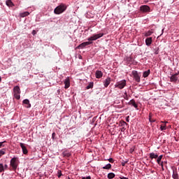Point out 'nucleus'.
<instances>
[{
	"label": "nucleus",
	"mask_w": 179,
	"mask_h": 179,
	"mask_svg": "<svg viewBox=\"0 0 179 179\" xmlns=\"http://www.w3.org/2000/svg\"><path fill=\"white\" fill-rule=\"evenodd\" d=\"M4 171V167L3 164H0V173Z\"/></svg>",
	"instance_id": "2f4dec72"
},
{
	"label": "nucleus",
	"mask_w": 179,
	"mask_h": 179,
	"mask_svg": "<svg viewBox=\"0 0 179 179\" xmlns=\"http://www.w3.org/2000/svg\"><path fill=\"white\" fill-rule=\"evenodd\" d=\"M127 163V161L122 162V166H125L126 164Z\"/></svg>",
	"instance_id": "58836bf2"
},
{
	"label": "nucleus",
	"mask_w": 179,
	"mask_h": 179,
	"mask_svg": "<svg viewBox=\"0 0 179 179\" xmlns=\"http://www.w3.org/2000/svg\"><path fill=\"white\" fill-rule=\"evenodd\" d=\"M123 130H124V127H122V131Z\"/></svg>",
	"instance_id": "de8ad7c7"
},
{
	"label": "nucleus",
	"mask_w": 179,
	"mask_h": 179,
	"mask_svg": "<svg viewBox=\"0 0 179 179\" xmlns=\"http://www.w3.org/2000/svg\"><path fill=\"white\" fill-rule=\"evenodd\" d=\"M55 136H56V134L55 132L53 134H52V138L55 139Z\"/></svg>",
	"instance_id": "ea45409f"
},
{
	"label": "nucleus",
	"mask_w": 179,
	"mask_h": 179,
	"mask_svg": "<svg viewBox=\"0 0 179 179\" xmlns=\"http://www.w3.org/2000/svg\"><path fill=\"white\" fill-rule=\"evenodd\" d=\"M10 166L12 167V170L13 171H16L18 167V158L13 157L10 160Z\"/></svg>",
	"instance_id": "f03ea898"
},
{
	"label": "nucleus",
	"mask_w": 179,
	"mask_h": 179,
	"mask_svg": "<svg viewBox=\"0 0 179 179\" xmlns=\"http://www.w3.org/2000/svg\"><path fill=\"white\" fill-rule=\"evenodd\" d=\"M103 34L100 33L98 34L93 35L92 36H90L87 40L88 41H96L98 38H101V37H103Z\"/></svg>",
	"instance_id": "20e7f679"
},
{
	"label": "nucleus",
	"mask_w": 179,
	"mask_h": 179,
	"mask_svg": "<svg viewBox=\"0 0 179 179\" xmlns=\"http://www.w3.org/2000/svg\"><path fill=\"white\" fill-rule=\"evenodd\" d=\"M93 86H94L93 83H90L89 85L86 86V90L92 89Z\"/></svg>",
	"instance_id": "c756f323"
},
{
	"label": "nucleus",
	"mask_w": 179,
	"mask_h": 179,
	"mask_svg": "<svg viewBox=\"0 0 179 179\" xmlns=\"http://www.w3.org/2000/svg\"><path fill=\"white\" fill-rule=\"evenodd\" d=\"M62 176V171H57V177L60 178Z\"/></svg>",
	"instance_id": "f704fd0d"
},
{
	"label": "nucleus",
	"mask_w": 179,
	"mask_h": 179,
	"mask_svg": "<svg viewBox=\"0 0 179 179\" xmlns=\"http://www.w3.org/2000/svg\"><path fill=\"white\" fill-rule=\"evenodd\" d=\"M128 104L132 106L133 107H134V108H138V105L134 99L130 100Z\"/></svg>",
	"instance_id": "f8f14e48"
},
{
	"label": "nucleus",
	"mask_w": 179,
	"mask_h": 179,
	"mask_svg": "<svg viewBox=\"0 0 179 179\" xmlns=\"http://www.w3.org/2000/svg\"><path fill=\"white\" fill-rule=\"evenodd\" d=\"M159 165L162 166V171H164V162H162Z\"/></svg>",
	"instance_id": "e433bc0d"
},
{
	"label": "nucleus",
	"mask_w": 179,
	"mask_h": 179,
	"mask_svg": "<svg viewBox=\"0 0 179 179\" xmlns=\"http://www.w3.org/2000/svg\"><path fill=\"white\" fill-rule=\"evenodd\" d=\"M111 167H112L111 164H107L106 166L103 167V169L110 170Z\"/></svg>",
	"instance_id": "5701e85b"
},
{
	"label": "nucleus",
	"mask_w": 179,
	"mask_h": 179,
	"mask_svg": "<svg viewBox=\"0 0 179 179\" xmlns=\"http://www.w3.org/2000/svg\"><path fill=\"white\" fill-rule=\"evenodd\" d=\"M103 76V73L101 72V71H96L95 72V77L97 79H100Z\"/></svg>",
	"instance_id": "9b49d317"
},
{
	"label": "nucleus",
	"mask_w": 179,
	"mask_h": 179,
	"mask_svg": "<svg viewBox=\"0 0 179 179\" xmlns=\"http://www.w3.org/2000/svg\"><path fill=\"white\" fill-rule=\"evenodd\" d=\"M139 10L142 13H147L150 12V8L148 6L144 5L139 7Z\"/></svg>",
	"instance_id": "7ed1b4c3"
},
{
	"label": "nucleus",
	"mask_w": 179,
	"mask_h": 179,
	"mask_svg": "<svg viewBox=\"0 0 179 179\" xmlns=\"http://www.w3.org/2000/svg\"><path fill=\"white\" fill-rule=\"evenodd\" d=\"M154 120V119H152V118H151V120Z\"/></svg>",
	"instance_id": "8fccbe9b"
},
{
	"label": "nucleus",
	"mask_w": 179,
	"mask_h": 179,
	"mask_svg": "<svg viewBox=\"0 0 179 179\" xmlns=\"http://www.w3.org/2000/svg\"><path fill=\"white\" fill-rule=\"evenodd\" d=\"M20 147L22 148L23 155H28V150L27 148L25 146V144L20 143Z\"/></svg>",
	"instance_id": "6e6552de"
},
{
	"label": "nucleus",
	"mask_w": 179,
	"mask_h": 179,
	"mask_svg": "<svg viewBox=\"0 0 179 179\" xmlns=\"http://www.w3.org/2000/svg\"><path fill=\"white\" fill-rule=\"evenodd\" d=\"M132 76H134V79L137 82L140 83L141 82V77L138 72L136 71H132Z\"/></svg>",
	"instance_id": "423d86ee"
},
{
	"label": "nucleus",
	"mask_w": 179,
	"mask_h": 179,
	"mask_svg": "<svg viewBox=\"0 0 179 179\" xmlns=\"http://www.w3.org/2000/svg\"><path fill=\"white\" fill-rule=\"evenodd\" d=\"M22 103H23V104H27V105H28V106H27V108H31V104L29 103V99H24V100H23Z\"/></svg>",
	"instance_id": "6ab92c4d"
},
{
	"label": "nucleus",
	"mask_w": 179,
	"mask_h": 179,
	"mask_svg": "<svg viewBox=\"0 0 179 179\" xmlns=\"http://www.w3.org/2000/svg\"><path fill=\"white\" fill-rule=\"evenodd\" d=\"M65 10H66V6H64V4L62 3L59 6H57L54 10V13L56 15H59L61 13H63Z\"/></svg>",
	"instance_id": "f257e3e1"
},
{
	"label": "nucleus",
	"mask_w": 179,
	"mask_h": 179,
	"mask_svg": "<svg viewBox=\"0 0 179 179\" xmlns=\"http://www.w3.org/2000/svg\"><path fill=\"white\" fill-rule=\"evenodd\" d=\"M63 155H64V157H69L71 156V154L68 152H64Z\"/></svg>",
	"instance_id": "c85d7f7f"
},
{
	"label": "nucleus",
	"mask_w": 179,
	"mask_h": 179,
	"mask_svg": "<svg viewBox=\"0 0 179 179\" xmlns=\"http://www.w3.org/2000/svg\"><path fill=\"white\" fill-rule=\"evenodd\" d=\"M151 34H153V31H148L147 32H145V34H144V36L145 37H148V36H150Z\"/></svg>",
	"instance_id": "393cba45"
},
{
	"label": "nucleus",
	"mask_w": 179,
	"mask_h": 179,
	"mask_svg": "<svg viewBox=\"0 0 179 179\" xmlns=\"http://www.w3.org/2000/svg\"><path fill=\"white\" fill-rule=\"evenodd\" d=\"M162 122L164 123V124H162L161 127H160L161 131L166 130V124L167 123V122Z\"/></svg>",
	"instance_id": "412c9836"
},
{
	"label": "nucleus",
	"mask_w": 179,
	"mask_h": 179,
	"mask_svg": "<svg viewBox=\"0 0 179 179\" xmlns=\"http://www.w3.org/2000/svg\"><path fill=\"white\" fill-rule=\"evenodd\" d=\"M172 178H173V179H178L179 178L178 173H177V172L173 171Z\"/></svg>",
	"instance_id": "4be33fe9"
},
{
	"label": "nucleus",
	"mask_w": 179,
	"mask_h": 179,
	"mask_svg": "<svg viewBox=\"0 0 179 179\" xmlns=\"http://www.w3.org/2000/svg\"><path fill=\"white\" fill-rule=\"evenodd\" d=\"M162 159H163V155H159L157 158V162L158 164H160Z\"/></svg>",
	"instance_id": "b1692460"
},
{
	"label": "nucleus",
	"mask_w": 179,
	"mask_h": 179,
	"mask_svg": "<svg viewBox=\"0 0 179 179\" xmlns=\"http://www.w3.org/2000/svg\"><path fill=\"white\" fill-rule=\"evenodd\" d=\"M108 162H109L110 163H113L114 160L113 159V158H110V159H108Z\"/></svg>",
	"instance_id": "4c0bfd02"
},
{
	"label": "nucleus",
	"mask_w": 179,
	"mask_h": 179,
	"mask_svg": "<svg viewBox=\"0 0 179 179\" xmlns=\"http://www.w3.org/2000/svg\"><path fill=\"white\" fill-rule=\"evenodd\" d=\"M150 74V70L148 69V71H145L143 73V77L144 78H147L148 76H149Z\"/></svg>",
	"instance_id": "f3484780"
},
{
	"label": "nucleus",
	"mask_w": 179,
	"mask_h": 179,
	"mask_svg": "<svg viewBox=\"0 0 179 179\" xmlns=\"http://www.w3.org/2000/svg\"><path fill=\"white\" fill-rule=\"evenodd\" d=\"M129 117V116L127 117V118L126 120L127 122H129V120L128 119Z\"/></svg>",
	"instance_id": "a18cd8bd"
},
{
	"label": "nucleus",
	"mask_w": 179,
	"mask_h": 179,
	"mask_svg": "<svg viewBox=\"0 0 179 179\" xmlns=\"http://www.w3.org/2000/svg\"><path fill=\"white\" fill-rule=\"evenodd\" d=\"M125 86H126V80H125L117 82L116 85H115V87H118L120 90L124 89L125 87Z\"/></svg>",
	"instance_id": "39448f33"
},
{
	"label": "nucleus",
	"mask_w": 179,
	"mask_h": 179,
	"mask_svg": "<svg viewBox=\"0 0 179 179\" xmlns=\"http://www.w3.org/2000/svg\"><path fill=\"white\" fill-rule=\"evenodd\" d=\"M92 43V42L88 41V42H84L83 43H80L78 46V49H83L85 47H87L90 45H91Z\"/></svg>",
	"instance_id": "0eeeda50"
},
{
	"label": "nucleus",
	"mask_w": 179,
	"mask_h": 179,
	"mask_svg": "<svg viewBox=\"0 0 179 179\" xmlns=\"http://www.w3.org/2000/svg\"><path fill=\"white\" fill-rule=\"evenodd\" d=\"M64 85H65V86H64L65 89H68L69 87H71V80L69 77H67L64 80Z\"/></svg>",
	"instance_id": "1a4fd4ad"
},
{
	"label": "nucleus",
	"mask_w": 179,
	"mask_h": 179,
	"mask_svg": "<svg viewBox=\"0 0 179 179\" xmlns=\"http://www.w3.org/2000/svg\"><path fill=\"white\" fill-rule=\"evenodd\" d=\"M115 177V174L113 172H110L108 174V179H113Z\"/></svg>",
	"instance_id": "aec40b11"
},
{
	"label": "nucleus",
	"mask_w": 179,
	"mask_h": 179,
	"mask_svg": "<svg viewBox=\"0 0 179 179\" xmlns=\"http://www.w3.org/2000/svg\"><path fill=\"white\" fill-rule=\"evenodd\" d=\"M1 78L0 77V83H1Z\"/></svg>",
	"instance_id": "09e8293b"
},
{
	"label": "nucleus",
	"mask_w": 179,
	"mask_h": 179,
	"mask_svg": "<svg viewBox=\"0 0 179 179\" xmlns=\"http://www.w3.org/2000/svg\"><path fill=\"white\" fill-rule=\"evenodd\" d=\"M6 5L8 6H11V7L14 6L13 3H12V1L10 0H8L6 1Z\"/></svg>",
	"instance_id": "bb28decb"
},
{
	"label": "nucleus",
	"mask_w": 179,
	"mask_h": 179,
	"mask_svg": "<svg viewBox=\"0 0 179 179\" xmlns=\"http://www.w3.org/2000/svg\"><path fill=\"white\" fill-rule=\"evenodd\" d=\"M5 154H6V149L5 148H3V149L0 150V158L2 155H3Z\"/></svg>",
	"instance_id": "cd10ccee"
},
{
	"label": "nucleus",
	"mask_w": 179,
	"mask_h": 179,
	"mask_svg": "<svg viewBox=\"0 0 179 179\" xmlns=\"http://www.w3.org/2000/svg\"><path fill=\"white\" fill-rule=\"evenodd\" d=\"M6 143V141H3V142H0V148H4L5 145L4 143Z\"/></svg>",
	"instance_id": "473e14b6"
},
{
	"label": "nucleus",
	"mask_w": 179,
	"mask_h": 179,
	"mask_svg": "<svg viewBox=\"0 0 179 179\" xmlns=\"http://www.w3.org/2000/svg\"><path fill=\"white\" fill-rule=\"evenodd\" d=\"M13 93L20 94V89L19 86H15V87H13Z\"/></svg>",
	"instance_id": "dca6fc26"
},
{
	"label": "nucleus",
	"mask_w": 179,
	"mask_h": 179,
	"mask_svg": "<svg viewBox=\"0 0 179 179\" xmlns=\"http://www.w3.org/2000/svg\"><path fill=\"white\" fill-rule=\"evenodd\" d=\"M159 155H157V153L151 152L150 154H149V158H150L151 159H157Z\"/></svg>",
	"instance_id": "4468645a"
},
{
	"label": "nucleus",
	"mask_w": 179,
	"mask_h": 179,
	"mask_svg": "<svg viewBox=\"0 0 179 179\" xmlns=\"http://www.w3.org/2000/svg\"><path fill=\"white\" fill-rule=\"evenodd\" d=\"M148 120H149V122L152 123L155 122L156 121V120H152V113H149Z\"/></svg>",
	"instance_id": "a878e982"
},
{
	"label": "nucleus",
	"mask_w": 179,
	"mask_h": 179,
	"mask_svg": "<svg viewBox=\"0 0 179 179\" xmlns=\"http://www.w3.org/2000/svg\"><path fill=\"white\" fill-rule=\"evenodd\" d=\"M135 151V147H132L131 148H130L129 150V153L132 154L133 152H134Z\"/></svg>",
	"instance_id": "72a5a7b5"
},
{
	"label": "nucleus",
	"mask_w": 179,
	"mask_h": 179,
	"mask_svg": "<svg viewBox=\"0 0 179 179\" xmlns=\"http://www.w3.org/2000/svg\"><path fill=\"white\" fill-rule=\"evenodd\" d=\"M20 94H13V96H15V97L17 100H20Z\"/></svg>",
	"instance_id": "7c9ffc66"
},
{
	"label": "nucleus",
	"mask_w": 179,
	"mask_h": 179,
	"mask_svg": "<svg viewBox=\"0 0 179 179\" xmlns=\"http://www.w3.org/2000/svg\"><path fill=\"white\" fill-rule=\"evenodd\" d=\"M122 125H123V126H124V125H127V123H126L125 122H123Z\"/></svg>",
	"instance_id": "c03bdc74"
},
{
	"label": "nucleus",
	"mask_w": 179,
	"mask_h": 179,
	"mask_svg": "<svg viewBox=\"0 0 179 179\" xmlns=\"http://www.w3.org/2000/svg\"><path fill=\"white\" fill-rule=\"evenodd\" d=\"M145 43L148 47H150L152 43V37L147 38L145 40Z\"/></svg>",
	"instance_id": "2eb2a0df"
},
{
	"label": "nucleus",
	"mask_w": 179,
	"mask_h": 179,
	"mask_svg": "<svg viewBox=\"0 0 179 179\" xmlns=\"http://www.w3.org/2000/svg\"><path fill=\"white\" fill-rule=\"evenodd\" d=\"M20 15L21 17H25L29 15V13L28 11H25V12L21 13Z\"/></svg>",
	"instance_id": "a211bd4d"
},
{
	"label": "nucleus",
	"mask_w": 179,
	"mask_h": 179,
	"mask_svg": "<svg viewBox=\"0 0 179 179\" xmlns=\"http://www.w3.org/2000/svg\"><path fill=\"white\" fill-rule=\"evenodd\" d=\"M110 82H111L110 78H109V77L107 78V79L105 80V81L103 82V85H104V87H108V86L110 85Z\"/></svg>",
	"instance_id": "ddd939ff"
},
{
	"label": "nucleus",
	"mask_w": 179,
	"mask_h": 179,
	"mask_svg": "<svg viewBox=\"0 0 179 179\" xmlns=\"http://www.w3.org/2000/svg\"><path fill=\"white\" fill-rule=\"evenodd\" d=\"M37 34V31H35V30H34V31H32V35H35V34Z\"/></svg>",
	"instance_id": "a19ab883"
},
{
	"label": "nucleus",
	"mask_w": 179,
	"mask_h": 179,
	"mask_svg": "<svg viewBox=\"0 0 179 179\" xmlns=\"http://www.w3.org/2000/svg\"><path fill=\"white\" fill-rule=\"evenodd\" d=\"M179 75V72L176 73L175 74L172 75V76L170 78L171 82H176L177 80H178L177 76Z\"/></svg>",
	"instance_id": "9d476101"
},
{
	"label": "nucleus",
	"mask_w": 179,
	"mask_h": 179,
	"mask_svg": "<svg viewBox=\"0 0 179 179\" xmlns=\"http://www.w3.org/2000/svg\"><path fill=\"white\" fill-rule=\"evenodd\" d=\"M81 179H92L91 176L83 177Z\"/></svg>",
	"instance_id": "c9c22d12"
},
{
	"label": "nucleus",
	"mask_w": 179,
	"mask_h": 179,
	"mask_svg": "<svg viewBox=\"0 0 179 179\" xmlns=\"http://www.w3.org/2000/svg\"><path fill=\"white\" fill-rule=\"evenodd\" d=\"M120 179H128V178L124 177V176H120Z\"/></svg>",
	"instance_id": "79ce46f5"
},
{
	"label": "nucleus",
	"mask_w": 179,
	"mask_h": 179,
	"mask_svg": "<svg viewBox=\"0 0 179 179\" xmlns=\"http://www.w3.org/2000/svg\"><path fill=\"white\" fill-rule=\"evenodd\" d=\"M5 167H6V168H8V164H6V165H5Z\"/></svg>",
	"instance_id": "49530a36"
},
{
	"label": "nucleus",
	"mask_w": 179,
	"mask_h": 179,
	"mask_svg": "<svg viewBox=\"0 0 179 179\" xmlns=\"http://www.w3.org/2000/svg\"><path fill=\"white\" fill-rule=\"evenodd\" d=\"M124 99L128 100V96H127V93H126V96H124Z\"/></svg>",
	"instance_id": "37998d69"
}]
</instances>
